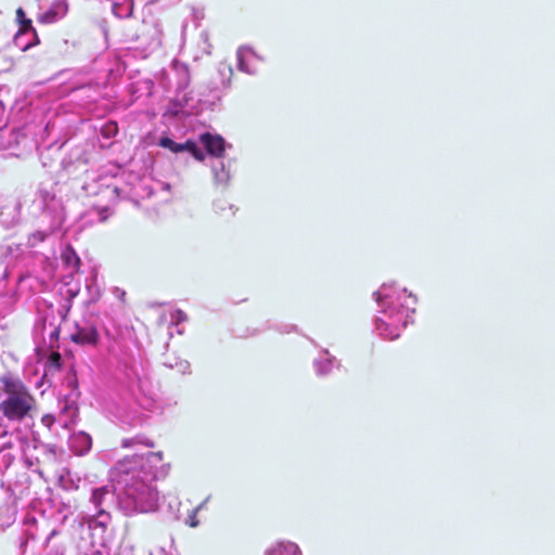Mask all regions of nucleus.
Wrapping results in <instances>:
<instances>
[{
	"label": "nucleus",
	"mask_w": 555,
	"mask_h": 555,
	"mask_svg": "<svg viewBox=\"0 0 555 555\" xmlns=\"http://www.w3.org/2000/svg\"><path fill=\"white\" fill-rule=\"evenodd\" d=\"M54 423H55V417L52 414H44L41 417V424L44 427H47L48 429H51Z\"/></svg>",
	"instance_id": "obj_15"
},
{
	"label": "nucleus",
	"mask_w": 555,
	"mask_h": 555,
	"mask_svg": "<svg viewBox=\"0 0 555 555\" xmlns=\"http://www.w3.org/2000/svg\"><path fill=\"white\" fill-rule=\"evenodd\" d=\"M86 438L88 439L89 443H91L90 436H86Z\"/></svg>",
	"instance_id": "obj_22"
},
{
	"label": "nucleus",
	"mask_w": 555,
	"mask_h": 555,
	"mask_svg": "<svg viewBox=\"0 0 555 555\" xmlns=\"http://www.w3.org/2000/svg\"><path fill=\"white\" fill-rule=\"evenodd\" d=\"M182 147L183 152L186 151L191 153L196 160L203 162L205 159L204 152L198 149L196 142L193 140H186L184 143H182Z\"/></svg>",
	"instance_id": "obj_8"
},
{
	"label": "nucleus",
	"mask_w": 555,
	"mask_h": 555,
	"mask_svg": "<svg viewBox=\"0 0 555 555\" xmlns=\"http://www.w3.org/2000/svg\"><path fill=\"white\" fill-rule=\"evenodd\" d=\"M31 237L36 241V242H43L46 240V234L43 232H36L31 235Z\"/></svg>",
	"instance_id": "obj_17"
},
{
	"label": "nucleus",
	"mask_w": 555,
	"mask_h": 555,
	"mask_svg": "<svg viewBox=\"0 0 555 555\" xmlns=\"http://www.w3.org/2000/svg\"><path fill=\"white\" fill-rule=\"evenodd\" d=\"M199 142L204 145L206 152L214 157H222L225 152V141L219 134L205 132L199 135Z\"/></svg>",
	"instance_id": "obj_3"
},
{
	"label": "nucleus",
	"mask_w": 555,
	"mask_h": 555,
	"mask_svg": "<svg viewBox=\"0 0 555 555\" xmlns=\"http://www.w3.org/2000/svg\"><path fill=\"white\" fill-rule=\"evenodd\" d=\"M289 553H293L294 555L298 554L299 553V548L296 544L294 543H288L287 545L284 546Z\"/></svg>",
	"instance_id": "obj_16"
},
{
	"label": "nucleus",
	"mask_w": 555,
	"mask_h": 555,
	"mask_svg": "<svg viewBox=\"0 0 555 555\" xmlns=\"http://www.w3.org/2000/svg\"><path fill=\"white\" fill-rule=\"evenodd\" d=\"M77 384H78V383H77V380H76V379H74V380H73V383H72L73 387H75V388L77 387Z\"/></svg>",
	"instance_id": "obj_20"
},
{
	"label": "nucleus",
	"mask_w": 555,
	"mask_h": 555,
	"mask_svg": "<svg viewBox=\"0 0 555 555\" xmlns=\"http://www.w3.org/2000/svg\"><path fill=\"white\" fill-rule=\"evenodd\" d=\"M134 10L133 0H125L124 3H114L113 11L119 17H131Z\"/></svg>",
	"instance_id": "obj_7"
},
{
	"label": "nucleus",
	"mask_w": 555,
	"mask_h": 555,
	"mask_svg": "<svg viewBox=\"0 0 555 555\" xmlns=\"http://www.w3.org/2000/svg\"><path fill=\"white\" fill-rule=\"evenodd\" d=\"M61 259H62L63 263L67 268H70L73 271L77 272L79 270L80 263H81L80 258L70 245H67L62 250Z\"/></svg>",
	"instance_id": "obj_6"
},
{
	"label": "nucleus",
	"mask_w": 555,
	"mask_h": 555,
	"mask_svg": "<svg viewBox=\"0 0 555 555\" xmlns=\"http://www.w3.org/2000/svg\"><path fill=\"white\" fill-rule=\"evenodd\" d=\"M107 494V489L105 487L94 489L92 493V502L96 507H100L103 503L104 496Z\"/></svg>",
	"instance_id": "obj_11"
},
{
	"label": "nucleus",
	"mask_w": 555,
	"mask_h": 555,
	"mask_svg": "<svg viewBox=\"0 0 555 555\" xmlns=\"http://www.w3.org/2000/svg\"><path fill=\"white\" fill-rule=\"evenodd\" d=\"M16 21L20 24V33H27L31 27V20L26 17V14L22 8L16 10Z\"/></svg>",
	"instance_id": "obj_9"
},
{
	"label": "nucleus",
	"mask_w": 555,
	"mask_h": 555,
	"mask_svg": "<svg viewBox=\"0 0 555 555\" xmlns=\"http://www.w3.org/2000/svg\"><path fill=\"white\" fill-rule=\"evenodd\" d=\"M72 341L78 345H96L99 333L94 326H77L76 332L70 335Z\"/></svg>",
	"instance_id": "obj_4"
},
{
	"label": "nucleus",
	"mask_w": 555,
	"mask_h": 555,
	"mask_svg": "<svg viewBox=\"0 0 555 555\" xmlns=\"http://www.w3.org/2000/svg\"><path fill=\"white\" fill-rule=\"evenodd\" d=\"M59 337V331L55 330L51 333V338H57Z\"/></svg>",
	"instance_id": "obj_19"
},
{
	"label": "nucleus",
	"mask_w": 555,
	"mask_h": 555,
	"mask_svg": "<svg viewBox=\"0 0 555 555\" xmlns=\"http://www.w3.org/2000/svg\"><path fill=\"white\" fill-rule=\"evenodd\" d=\"M3 399L0 401V414L8 422L22 423L31 417L37 400L29 387L17 376H0Z\"/></svg>",
	"instance_id": "obj_1"
},
{
	"label": "nucleus",
	"mask_w": 555,
	"mask_h": 555,
	"mask_svg": "<svg viewBox=\"0 0 555 555\" xmlns=\"http://www.w3.org/2000/svg\"><path fill=\"white\" fill-rule=\"evenodd\" d=\"M67 11L68 7L65 1H56L39 16L38 21L42 24H52L62 20Z\"/></svg>",
	"instance_id": "obj_5"
},
{
	"label": "nucleus",
	"mask_w": 555,
	"mask_h": 555,
	"mask_svg": "<svg viewBox=\"0 0 555 555\" xmlns=\"http://www.w3.org/2000/svg\"><path fill=\"white\" fill-rule=\"evenodd\" d=\"M126 494L133 500L137 509L141 513L153 512L157 508V490L142 480L134 479L131 483L127 485Z\"/></svg>",
	"instance_id": "obj_2"
},
{
	"label": "nucleus",
	"mask_w": 555,
	"mask_h": 555,
	"mask_svg": "<svg viewBox=\"0 0 555 555\" xmlns=\"http://www.w3.org/2000/svg\"><path fill=\"white\" fill-rule=\"evenodd\" d=\"M146 446H147V447H151V448H153V447H154V444H153L152 442H151V443H146Z\"/></svg>",
	"instance_id": "obj_21"
},
{
	"label": "nucleus",
	"mask_w": 555,
	"mask_h": 555,
	"mask_svg": "<svg viewBox=\"0 0 555 555\" xmlns=\"http://www.w3.org/2000/svg\"><path fill=\"white\" fill-rule=\"evenodd\" d=\"M202 508V504L198 505L197 507L193 508L190 514L188 515V519H186V524L192 527V528H195L198 526L199 521H198V518H197V513L198 511Z\"/></svg>",
	"instance_id": "obj_12"
},
{
	"label": "nucleus",
	"mask_w": 555,
	"mask_h": 555,
	"mask_svg": "<svg viewBox=\"0 0 555 555\" xmlns=\"http://www.w3.org/2000/svg\"><path fill=\"white\" fill-rule=\"evenodd\" d=\"M188 320V315L181 309H177L171 313V321L176 324L185 322Z\"/></svg>",
	"instance_id": "obj_13"
},
{
	"label": "nucleus",
	"mask_w": 555,
	"mask_h": 555,
	"mask_svg": "<svg viewBox=\"0 0 555 555\" xmlns=\"http://www.w3.org/2000/svg\"><path fill=\"white\" fill-rule=\"evenodd\" d=\"M49 363L50 365L54 366L55 369H61L62 366V358L61 354L57 351L51 352L49 356Z\"/></svg>",
	"instance_id": "obj_14"
},
{
	"label": "nucleus",
	"mask_w": 555,
	"mask_h": 555,
	"mask_svg": "<svg viewBox=\"0 0 555 555\" xmlns=\"http://www.w3.org/2000/svg\"><path fill=\"white\" fill-rule=\"evenodd\" d=\"M384 335L386 337H388L390 340H395V339L399 338L400 333L398 331H396L395 333L389 332V334H384Z\"/></svg>",
	"instance_id": "obj_18"
},
{
	"label": "nucleus",
	"mask_w": 555,
	"mask_h": 555,
	"mask_svg": "<svg viewBox=\"0 0 555 555\" xmlns=\"http://www.w3.org/2000/svg\"><path fill=\"white\" fill-rule=\"evenodd\" d=\"M159 145L164 149H168L172 153L183 152L182 143H177L168 137L160 138Z\"/></svg>",
	"instance_id": "obj_10"
}]
</instances>
